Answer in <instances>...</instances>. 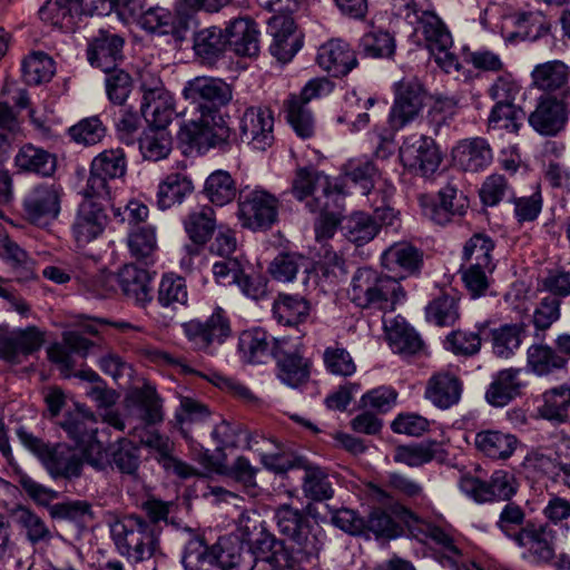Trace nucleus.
I'll use <instances>...</instances> for the list:
<instances>
[{
	"instance_id": "f257e3e1",
	"label": "nucleus",
	"mask_w": 570,
	"mask_h": 570,
	"mask_svg": "<svg viewBox=\"0 0 570 570\" xmlns=\"http://www.w3.org/2000/svg\"><path fill=\"white\" fill-rule=\"evenodd\" d=\"M173 502L149 498L141 502L142 514L129 513L110 524L111 539L118 553L131 563L163 557L161 523H168Z\"/></svg>"
},
{
	"instance_id": "f03ea898",
	"label": "nucleus",
	"mask_w": 570,
	"mask_h": 570,
	"mask_svg": "<svg viewBox=\"0 0 570 570\" xmlns=\"http://www.w3.org/2000/svg\"><path fill=\"white\" fill-rule=\"evenodd\" d=\"M217 566L235 570H285V542L263 530L253 546L220 538Z\"/></svg>"
},
{
	"instance_id": "7ed1b4c3",
	"label": "nucleus",
	"mask_w": 570,
	"mask_h": 570,
	"mask_svg": "<svg viewBox=\"0 0 570 570\" xmlns=\"http://www.w3.org/2000/svg\"><path fill=\"white\" fill-rule=\"evenodd\" d=\"M348 296L357 307L391 312L405 298V292L397 278L360 267L353 274Z\"/></svg>"
},
{
	"instance_id": "20e7f679",
	"label": "nucleus",
	"mask_w": 570,
	"mask_h": 570,
	"mask_svg": "<svg viewBox=\"0 0 570 570\" xmlns=\"http://www.w3.org/2000/svg\"><path fill=\"white\" fill-rule=\"evenodd\" d=\"M17 436L40 460L51 478L72 480L81 475L83 461L75 449L62 443L50 445L23 426L17 429Z\"/></svg>"
},
{
	"instance_id": "39448f33",
	"label": "nucleus",
	"mask_w": 570,
	"mask_h": 570,
	"mask_svg": "<svg viewBox=\"0 0 570 570\" xmlns=\"http://www.w3.org/2000/svg\"><path fill=\"white\" fill-rule=\"evenodd\" d=\"M183 97L194 112L214 120L232 101L233 87L222 78L199 76L185 83Z\"/></svg>"
},
{
	"instance_id": "423d86ee",
	"label": "nucleus",
	"mask_w": 570,
	"mask_h": 570,
	"mask_svg": "<svg viewBox=\"0 0 570 570\" xmlns=\"http://www.w3.org/2000/svg\"><path fill=\"white\" fill-rule=\"evenodd\" d=\"M285 340L274 337L266 331L256 327L243 331L238 337L240 358L249 364H264L274 360L277 365V377L285 382Z\"/></svg>"
},
{
	"instance_id": "0eeeda50",
	"label": "nucleus",
	"mask_w": 570,
	"mask_h": 570,
	"mask_svg": "<svg viewBox=\"0 0 570 570\" xmlns=\"http://www.w3.org/2000/svg\"><path fill=\"white\" fill-rule=\"evenodd\" d=\"M183 330L195 350L214 355L232 335L230 321L222 307H216L205 320L194 318L183 324Z\"/></svg>"
},
{
	"instance_id": "6e6552de",
	"label": "nucleus",
	"mask_w": 570,
	"mask_h": 570,
	"mask_svg": "<svg viewBox=\"0 0 570 570\" xmlns=\"http://www.w3.org/2000/svg\"><path fill=\"white\" fill-rule=\"evenodd\" d=\"M177 138L181 144L198 153H205L210 148L225 150L229 145L230 129L220 116H218V120L200 116L198 120L184 122Z\"/></svg>"
},
{
	"instance_id": "1a4fd4ad",
	"label": "nucleus",
	"mask_w": 570,
	"mask_h": 570,
	"mask_svg": "<svg viewBox=\"0 0 570 570\" xmlns=\"http://www.w3.org/2000/svg\"><path fill=\"white\" fill-rule=\"evenodd\" d=\"M238 219L242 227L265 232L278 220V200L264 190L242 191L238 198Z\"/></svg>"
},
{
	"instance_id": "9d476101",
	"label": "nucleus",
	"mask_w": 570,
	"mask_h": 570,
	"mask_svg": "<svg viewBox=\"0 0 570 570\" xmlns=\"http://www.w3.org/2000/svg\"><path fill=\"white\" fill-rule=\"evenodd\" d=\"M333 85L326 78L311 79L301 90L299 95H293L287 102V122L297 137L308 139L314 135V117L307 107L312 99L318 98L332 91Z\"/></svg>"
},
{
	"instance_id": "9b49d317",
	"label": "nucleus",
	"mask_w": 570,
	"mask_h": 570,
	"mask_svg": "<svg viewBox=\"0 0 570 570\" xmlns=\"http://www.w3.org/2000/svg\"><path fill=\"white\" fill-rule=\"evenodd\" d=\"M92 346L94 343L86 338L80 332L67 331L62 334V343L52 344L47 350V354L49 361L59 367L65 377L73 375L88 382L99 383L101 382L99 375L90 368L81 370L76 373L72 372L76 367L72 353L86 357Z\"/></svg>"
},
{
	"instance_id": "f8f14e48",
	"label": "nucleus",
	"mask_w": 570,
	"mask_h": 570,
	"mask_svg": "<svg viewBox=\"0 0 570 570\" xmlns=\"http://www.w3.org/2000/svg\"><path fill=\"white\" fill-rule=\"evenodd\" d=\"M127 163L122 149H109L96 156L90 165L87 184L81 194L83 197L96 196L110 199L109 180L126 174Z\"/></svg>"
},
{
	"instance_id": "ddd939ff",
	"label": "nucleus",
	"mask_w": 570,
	"mask_h": 570,
	"mask_svg": "<svg viewBox=\"0 0 570 570\" xmlns=\"http://www.w3.org/2000/svg\"><path fill=\"white\" fill-rule=\"evenodd\" d=\"M62 188L60 185L40 183L31 187L23 197V217L30 224L45 227L60 213Z\"/></svg>"
},
{
	"instance_id": "4468645a",
	"label": "nucleus",
	"mask_w": 570,
	"mask_h": 570,
	"mask_svg": "<svg viewBox=\"0 0 570 570\" xmlns=\"http://www.w3.org/2000/svg\"><path fill=\"white\" fill-rule=\"evenodd\" d=\"M45 342L46 332L35 325L24 328L0 326V360L10 365H19L39 352Z\"/></svg>"
},
{
	"instance_id": "2eb2a0df",
	"label": "nucleus",
	"mask_w": 570,
	"mask_h": 570,
	"mask_svg": "<svg viewBox=\"0 0 570 570\" xmlns=\"http://www.w3.org/2000/svg\"><path fill=\"white\" fill-rule=\"evenodd\" d=\"M392 513L397 519H400V521L404 522L410 529L415 527L424 534V538L431 539L435 544L442 548L443 566L450 567L454 570L466 569L462 550L458 547L454 539L442 528L430 523L421 524L419 518L409 508L402 504L393 505ZM411 532L414 537H417L413 530H411Z\"/></svg>"
},
{
	"instance_id": "dca6fc26",
	"label": "nucleus",
	"mask_w": 570,
	"mask_h": 570,
	"mask_svg": "<svg viewBox=\"0 0 570 570\" xmlns=\"http://www.w3.org/2000/svg\"><path fill=\"white\" fill-rule=\"evenodd\" d=\"M308 515L287 505V568L292 563L309 561L318 552L317 539L312 534Z\"/></svg>"
},
{
	"instance_id": "f3484780",
	"label": "nucleus",
	"mask_w": 570,
	"mask_h": 570,
	"mask_svg": "<svg viewBox=\"0 0 570 570\" xmlns=\"http://www.w3.org/2000/svg\"><path fill=\"white\" fill-rule=\"evenodd\" d=\"M109 206L110 199L96 196L83 197L71 225L72 236L78 246H86L101 235L108 222Z\"/></svg>"
},
{
	"instance_id": "a211bd4d",
	"label": "nucleus",
	"mask_w": 570,
	"mask_h": 570,
	"mask_svg": "<svg viewBox=\"0 0 570 570\" xmlns=\"http://www.w3.org/2000/svg\"><path fill=\"white\" fill-rule=\"evenodd\" d=\"M459 487L463 493L475 502L483 503L493 500L510 501L518 491L515 476L504 470H497L489 481H482L471 475H463Z\"/></svg>"
},
{
	"instance_id": "6ab92c4d",
	"label": "nucleus",
	"mask_w": 570,
	"mask_h": 570,
	"mask_svg": "<svg viewBox=\"0 0 570 570\" xmlns=\"http://www.w3.org/2000/svg\"><path fill=\"white\" fill-rule=\"evenodd\" d=\"M400 159L415 175L429 177L438 170L442 156L432 138L412 135L400 147Z\"/></svg>"
},
{
	"instance_id": "aec40b11",
	"label": "nucleus",
	"mask_w": 570,
	"mask_h": 570,
	"mask_svg": "<svg viewBox=\"0 0 570 570\" xmlns=\"http://www.w3.org/2000/svg\"><path fill=\"white\" fill-rule=\"evenodd\" d=\"M142 94L140 112L150 126L167 127L175 114L171 94L159 78H144L140 85Z\"/></svg>"
},
{
	"instance_id": "412c9836",
	"label": "nucleus",
	"mask_w": 570,
	"mask_h": 570,
	"mask_svg": "<svg viewBox=\"0 0 570 570\" xmlns=\"http://www.w3.org/2000/svg\"><path fill=\"white\" fill-rule=\"evenodd\" d=\"M426 92L414 79L401 80L395 88L394 102L389 115V124L393 130H401L413 122L421 114Z\"/></svg>"
},
{
	"instance_id": "4be33fe9",
	"label": "nucleus",
	"mask_w": 570,
	"mask_h": 570,
	"mask_svg": "<svg viewBox=\"0 0 570 570\" xmlns=\"http://www.w3.org/2000/svg\"><path fill=\"white\" fill-rule=\"evenodd\" d=\"M423 215L436 225L444 226L455 217H462L469 207L466 196L455 184L448 183L438 193V200L421 199Z\"/></svg>"
},
{
	"instance_id": "5701e85b",
	"label": "nucleus",
	"mask_w": 570,
	"mask_h": 570,
	"mask_svg": "<svg viewBox=\"0 0 570 570\" xmlns=\"http://www.w3.org/2000/svg\"><path fill=\"white\" fill-rule=\"evenodd\" d=\"M570 107V89H564L562 98L554 97L541 99L529 116L530 126L540 135L557 136L568 121Z\"/></svg>"
},
{
	"instance_id": "b1692460",
	"label": "nucleus",
	"mask_w": 570,
	"mask_h": 570,
	"mask_svg": "<svg viewBox=\"0 0 570 570\" xmlns=\"http://www.w3.org/2000/svg\"><path fill=\"white\" fill-rule=\"evenodd\" d=\"M331 183L326 175L299 169L293 181L292 194L299 202H305L311 213H330L326 193L333 188Z\"/></svg>"
},
{
	"instance_id": "393cba45",
	"label": "nucleus",
	"mask_w": 570,
	"mask_h": 570,
	"mask_svg": "<svg viewBox=\"0 0 570 570\" xmlns=\"http://www.w3.org/2000/svg\"><path fill=\"white\" fill-rule=\"evenodd\" d=\"M274 118L269 110L250 107L239 121V135L243 142L254 149L266 150L274 141Z\"/></svg>"
},
{
	"instance_id": "a878e982",
	"label": "nucleus",
	"mask_w": 570,
	"mask_h": 570,
	"mask_svg": "<svg viewBox=\"0 0 570 570\" xmlns=\"http://www.w3.org/2000/svg\"><path fill=\"white\" fill-rule=\"evenodd\" d=\"M316 62L334 78L347 76L358 65L355 51L342 39H331L323 43L318 48Z\"/></svg>"
},
{
	"instance_id": "bb28decb",
	"label": "nucleus",
	"mask_w": 570,
	"mask_h": 570,
	"mask_svg": "<svg viewBox=\"0 0 570 570\" xmlns=\"http://www.w3.org/2000/svg\"><path fill=\"white\" fill-rule=\"evenodd\" d=\"M381 264L400 283L420 272L423 265V254L410 243H394L382 253Z\"/></svg>"
},
{
	"instance_id": "cd10ccee",
	"label": "nucleus",
	"mask_w": 570,
	"mask_h": 570,
	"mask_svg": "<svg viewBox=\"0 0 570 570\" xmlns=\"http://www.w3.org/2000/svg\"><path fill=\"white\" fill-rule=\"evenodd\" d=\"M125 39L109 30H99L88 45L87 57L91 66L102 71L117 67L124 59Z\"/></svg>"
},
{
	"instance_id": "c85d7f7f",
	"label": "nucleus",
	"mask_w": 570,
	"mask_h": 570,
	"mask_svg": "<svg viewBox=\"0 0 570 570\" xmlns=\"http://www.w3.org/2000/svg\"><path fill=\"white\" fill-rule=\"evenodd\" d=\"M229 47L237 56L255 57L259 52V30L249 17L232 19L224 29Z\"/></svg>"
},
{
	"instance_id": "c756f323",
	"label": "nucleus",
	"mask_w": 570,
	"mask_h": 570,
	"mask_svg": "<svg viewBox=\"0 0 570 570\" xmlns=\"http://www.w3.org/2000/svg\"><path fill=\"white\" fill-rule=\"evenodd\" d=\"M453 159L462 170L479 173L491 165L493 151L487 139L466 138L453 148Z\"/></svg>"
},
{
	"instance_id": "7c9ffc66",
	"label": "nucleus",
	"mask_w": 570,
	"mask_h": 570,
	"mask_svg": "<svg viewBox=\"0 0 570 570\" xmlns=\"http://www.w3.org/2000/svg\"><path fill=\"white\" fill-rule=\"evenodd\" d=\"M13 164L18 173L41 177H52L57 170L56 155L30 142L18 149Z\"/></svg>"
},
{
	"instance_id": "2f4dec72",
	"label": "nucleus",
	"mask_w": 570,
	"mask_h": 570,
	"mask_svg": "<svg viewBox=\"0 0 570 570\" xmlns=\"http://www.w3.org/2000/svg\"><path fill=\"white\" fill-rule=\"evenodd\" d=\"M122 294L140 307L153 299L149 273L135 264L125 265L116 277Z\"/></svg>"
},
{
	"instance_id": "473e14b6",
	"label": "nucleus",
	"mask_w": 570,
	"mask_h": 570,
	"mask_svg": "<svg viewBox=\"0 0 570 570\" xmlns=\"http://www.w3.org/2000/svg\"><path fill=\"white\" fill-rule=\"evenodd\" d=\"M462 394L461 381L450 373H438L426 384L425 399L441 410L459 403Z\"/></svg>"
},
{
	"instance_id": "72a5a7b5",
	"label": "nucleus",
	"mask_w": 570,
	"mask_h": 570,
	"mask_svg": "<svg viewBox=\"0 0 570 570\" xmlns=\"http://www.w3.org/2000/svg\"><path fill=\"white\" fill-rule=\"evenodd\" d=\"M515 31L509 39L535 41L550 32L551 21L539 9H520L510 16Z\"/></svg>"
},
{
	"instance_id": "f704fd0d",
	"label": "nucleus",
	"mask_w": 570,
	"mask_h": 570,
	"mask_svg": "<svg viewBox=\"0 0 570 570\" xmlns=\"http://www.w3.org/2000/svg\"><path fill=\"white\" fill-rule=\"evenodd\" d=\"M193 49L203 65L213 66L227 49L224 29L212 26L194 35Z\"/></svg>"
},
{
	"instance_id": "c9c22d12",
	"label": "nucleus",
	"mask_w": 570,
	"mask_h": 570,
	"mask_svg": "<svg viewBox=\"0 0 570 570\" xmlns=\"http://www.w3.org/2000/svg\"><path fill=\"white\" fill-rule=\"evenodd\" d=\"M553 538V531L548 525L528 524L519 531L515 543L528 548L537 560L549 561L554 554Z\"/></svg>"
},
{
	"instance_id": "e433bc0d",
	"label": "nucleus",
	"mask_w": 570,
	"mask_h": 570,
	"mask_svg": "<svg viewBox=\"0 0 570 570\" xmlns=\"http://www.w3.org/2000/svg\"><path fill=\"white\" fill-rule=\"evenodd\" d=\"M81 16L79 0H48L40 9L42 21L58 27L65 31H72Z\"/></svg>"
},
{
	"instance_id": "4c0bfd02",
	"label": "nucleus",
	"mask_w": 570,
	"mask_h": 570,
	"mask_svg": "<svg viewBox=\"0 0 570 570\" xmlns=\"http://www.w3.org/2000/svg\"><path fill=\"white\" fill-rule=\"evenodd\" d=\"M518 439L511 433L498 430H483L475 434L474 445L485 456L493 460H507L515 451Z\"/></svg>"
},
{
	"instance_id": "58836bf2",
	"label": "nucleus",
	"mask_w": 570,
	"mask_h": 570,
	"mask_svg": "<svg viewBox=\"0 0 570 570\" xmlns=\"http://www.w3.org/2000/svg\"><path fill=\"white\" fill-rule=\"evenodd\" d=\"M127 401L138 410V415L146 425L164 421L163 401L154 385L145 383L141 387L135 389Z\"/></svg>"
},
{
	"instance_id": "ea45409f",
	"label": "nucleus",
	"mask_w": 570,
	"mask_h": 570,
	"mask_svg": "<svg viewBox=\"0 0 570 570\" xmlns=\"http://www.w3.org/2000/svg\"><path fill=\"white\" fill-rule=\"evenodd\" d=\"M258 4L274 14L267 20V35L272 37L269 52L285 63V7L283 0H257Z\"/></svg>"
},
{
	"instance_id": "a19ab883",
	"label": "nucleus",
	"mask_w": 570,
	"mask_h": 570,
	"mask_svg": "<svg viewBox=\"0 0 570 570\" xmlns=\"http://www.w3.org/2000/svg\"><path fill=\"white\" fill-rule=\"evenodd\" d=\"M137 142L142 158L148 161L166 159L173 150V138L166 127L149 126Z\"/></svg>"
},
{
	"instance_id": "79ce46f5",
	"label": "nucleus",
	"mask_w": 570,
	"mask_h": 570,
	"mask_svg": "<svg viewBox=\"0 0 570 570\" xmlns=\"http://www.w3.org/2000/svg\"><path fill=\"white\" fill-rule=\"evenodd\" d=\"M533 85L543 91L553 92L560 90V97L564 89H570L568 83L569 67L559 60L548 61L535 66L532 73Z\"/></svg>"
},
{
	"instance_id": "37998d69",
	"label": "nucleus",
	"mask_w": 570,
	"mask_h": 570,
	"mask_svg": "<svg viewBox=\"0 0 570 570\" xmlns=\"http://www.w3.org/2000/svg\"><path fill=\"white\" fill-rule=\"evenodd\" d=\"M460 297L453 291L442 292L425 307V318L436 326H452L460 318Z\"/></svg>"
},
{
	"instance_id": "c03bdc74",
	"label": "nucleus",
	"mask_w": 570,
	"mask_h": 570,
	"mask_svg": "<svg viewBox=\"0 0 570 570\" xmlns=\"http://www.w3.org/2000/svg\"><path fill=\"white\" fill-rule=\"evenodd\" d=\"M193 190L194 185L190 178L179 173L170 174L158 186L156 204L161 210L168 209L183 203Z\"/></svg>"
},
{
	"instance_id": "a18cd8bd",
	"label": "nucleus",
	"mask_w": 570,
	"mask_h": 570,
	"mask_svg": "<svg viewBox=\"0 0 570 570\" xmlns=\"http://www.w3.org/2000/svg\"><path fill=\"white\" fill-rule=\"evenodd\" d=\"M185 232L195 245H205L216 229V215L213 207L204 205L190 212L184 219Z\"/></svg>"
},
{
	"instance_id": "49530a36",
	"label": "nucleus",
	"mask_w": 570,
	"mask_h": 570,
	"mask_svg": "<svg viewBox=\"0 0 570 570\" xmlns=\"http://www.w3.org/2000/svg\"><path fill=\"white\" fill-rule=\"evenodd\" d=\"M217 542L207 546L205 540L193 534L187 541L181 562L186 570H208L213 566H217Z\"/></svg>"
},
{
	"instance_id": "de8ad7c7",
	"label": "nucleus",
	"mask_w": 570,
	"mask_h": 570,
	"mask_svg": "<svg viewBox=\"0 0 570 570\" xmlns=\"http://www.w3.org/2000/svg\"><path fill=\"white\" fill-rule=\"evenodd\" d=\"M420 31L431 53L444 51L452 46V36L443 21L433 12L422 11L417 19Z\"/></svg>"
},
{
	"instance_id": "09e8293b",
	"label": "nucleus",
	"mask_w": 570,
	"mask_h": 570,
	"mask_svg": "<svg viewBox=\"0 0 570 570\" xmlns=\"http://www.w3.org/2000/svg\"><path fill=\"white\" fill-rule=\"evenodd\" d=\"M110 468L134 480L138 479L140 449L128 439H120L110 446Z\"/></svg>"
},
{
	"instance_id": "8fccbe9b",
	"label": "nucleus",
	"mask_w": 570,
	"mask_h": 570,
	"mask_svg": "<svg viewBox=\"0 0 570 570\" xmlns=\"http://www.w3.org/2000/svg\"><path fill=\"white\" fill-rule=\"evenodd\" d=\"M436 459H443V450L435 441L399 445L394 451V461L411 468L421 466Z\"/></svg>"
},
{
	"instance_id": "3c124183",
	"label": "nucleus",
	"mask_w": 570,
	"mask_h": 570,
	"mask_svg": "<svg viewBox=\"0 0 570 570\" xmlns=\"http://www.w3.org/2000/svg\"><path fill=\"white\" fill-rule=\"evenodd\" d=\"M519 373V370L513 368L499 372L485 393L487 401L494 406H504L519 395L521 389Z\"/></svg>"
},
{
	"instance_id": "603ef678",
	"label": "nucleus",
	"mask_w": 570,
	"mask_h": 570,
	"mask_svg": "<svg viewBox=\"0 0 570 570\" xmlns=\"http://www.w3.org/2000/svg\"><path fill=\"white\" fill-rule=\"evenodd\" d=\"M488 327L489 322L484 321L475 324V331H452L445 338V346L455 355L474 356L481 350L482 335Z\"/></svg>"
},
{
	"instance_id": "864d4df0",
	"label": "nucleus",
	"mask_w": 570,
	"mask_h": 570,
	"mask_svg": "<svg viewBox=\"0 0 570 570\" xmlns=\"http://www.w3.org/2000/svg\"><path fill=\"white\" fill-rule=\"evenodd\" d=\"M305 352L302 343L294 345V351L287 352V386L291 389L303 390L311 382L313 361Z\"/></svg>"
},
{
	"instance_id": "5fc2aeb1",
	"label": "nucleus",
	"mask_w": 570,
	"mask_h": 570,
	"mask_svg": "<svg viewBox=\"0 0 570 570\" xmlns=\"http://www.w3.org/2000/svg\"><path fill=\"white\" fill-rule=\"evenodd\" d=\"M236 183L226 170H215L205 181L204 194L216 206L229 204L236 197Z\"/></svg>"
},
{
	"instance_id": "6e6d98bb",
	"label": "nucleus",
	"mask_w": 570,
	"mask_h": 570,
	"mask_svg": "<svg viewBox=\"0 0 570 570\" xmlns=\"http://www.w3.org/2000/svg\"><path fill=\"white\" fill-rule=\"evenodd\" d=\"M302 491L305 498L315 502L331 500L335 490L327 469L320 465L309 469L302 478Z\"/></svg>"
},
{
	"instance_id": "4d7b16f0",
	"label": "nucleus",
	"mask_w": 570,
	"mask_h": 570,
	"mask_svg": "<svg viewBox=\"0 0 570 570\" xmlns=\"http://www.w3.org/2000/svg\"><path fill=\"white\" fill-rule=\"evenodd\" d=\"M527 364L534 374L542 376L563 368L567 360L548 345L533 344L528 348Z\"/></svg>"
},
{
	"instance_id": "13d9d810",
	"label": "nucleus",
	"mask_w": 570,
	"mask_h": 570,
	"mask_svg": "<svg viewBox=\"0 0 570 570\" xmlns=\"http://www.w3.org/2000/svg\"><path fill=\"white\" fill-rule=\"evenodd\" d=\"M157 302L161 307L176 309L188 302V289L184 277L174 273L164 274L158 286Z\"/></svg>"
},
{
	"instance_id": "bf43d9fd",
	"label": "nucleus",
	"mask_w": 570,
	"mask_h": 570,
	"mask_svg": "<svg viewBox=\"0 0 570 570\" xmlns=\"http://www.w3.org/2000/svg\"><path fill=\"white\" fill-rule=\"evenodd\" d=\"M345 236L356 246H363L373 240L380 232V224L372 215L357 212L353 213L346 220Z\"/></svg>"
},
{
	"instance_id": "052dcab7",
	"label": "nucleus",
	"mask_w": 570,
	"mask_h": 570,
	"mask_svg": "<svg viewBox=\"0 0 570 570\" xmlns=\"http://www.w3.org/2000/svg\"><path fill=\"white\" fill-rule=\"evenodd\" d=\"M95 423L94 413L77 406L75 412L68 413L65 416L60 425L76 443H85L87 440L91 439L96 432L94 428Z\"/></svg>"
},
{
	"instance_id": "680f3d73",
	"label": "nucleus",
	"mask_w": 570,
	"mask_h": 570,
	"mask_svg": "<svg viewBox=\"0 0 570 570\" xmlns=\"http://www.w3.org/2000/svg\"><path fill=\"white\" fill-rule=\"evenodd\" d=\"M345 176L360 187L361 194L365 196L376 195L374 190L375 179L379 177V169L375 164L367 159L351 160L345 165Z\"/></svg>"
},
{
	"instance_id": "e2e57ef3",
	"label": "nucleus",
	"mask_w": 570,
	"mask_h": 570,
	"mask_svg": "<svg viewBox=\"0 0 570 570\" xmlns=\"http://www.w3.org/2000/svg\"><path fill=\"white\" fill-rule=\"evenodd\" d=\"M55 75V61L45 52H33L22 61V76L28 85L48 82Z\"/></svg>"
},
{
	"instance_id": "0e129e2a",
	"label": "nucleus",
	"mask_w": 570,
	"mask_h": 570,
	"mask_svg": "<svg viewBox=\"0 0 570 570\" xmlns=\"http://www.w3.org/2000/svg\"><path fill=\"white\" fill-rule=\"evenodd\" d=\"M523 326L505 324L491 331L493 353L502 358H509L520 347Z\"/></svg>"
},
{
	"instance_id": "69168bd1",
	"label": "nucleus",
	"mask_w": 570,
	"mask_h": 570,
	"mask_svg": "<svg viewBox=\"0 0 570 570\" xmlns=\"http://www.w3.org/2000/svg\"><path fill=\"white\" fill-rule=\"evenodd\" d=\"M540 413L548 420L563 421L570 407V386L560 385L546 391Z\"/></svg>"
},
{
	"instance_id": "338daca9",
	"label": "nucleus",
	"mask_w": 570,
	"mask_h": 570,
	"mask_svg": "<svg viewBox=\"0 0 570 570\" xmlns=\"http://www.w3.org/2000/svg\"><path fill=\"white\" fill-rule=\"evenodd\" d=\"M0 257L11 264L18 282L33 278V262L17 243L6 238L0 244Z\"/></svg>"
},
{
	"instance_id": "774afa93",
	"label": "nucleus",
	"mask_w": 570,
	"mask_h": 570,
	"mask_svg": "<svg viewBox=\"0 0 570 570\" xmlns=\"http://www.w3.org/2000/svg\"><path fill=\"white\" fill-rule=\"evenodd\" d=\"M105 87L108 99L118 106H122L134 88L131 76L118 67L104 71Z\"/></svg>"
}]
</instances>
